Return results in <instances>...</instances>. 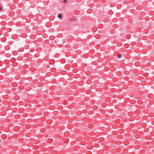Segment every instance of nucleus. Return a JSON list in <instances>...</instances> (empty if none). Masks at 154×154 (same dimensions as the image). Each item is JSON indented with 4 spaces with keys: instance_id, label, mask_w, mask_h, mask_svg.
I'll return each mask as SVG.
<instances>
[{
    "instance_id": "1",
    "label": "nucleus",
    "mask_w": 154,
    "mask_h": 154,
    "mask_svg": "<svg viewBox=\"0 0 154 154\" xmlns=\"http://www.w3.org/2000/svg\"><path fill=\"white\" fill-rule=\"evenodd\" d=\"M62 17V14H59L58 15V17L59 18H61Z\"/></svg>"
},
{
    "instance_id": "2",
    "label": "nucleus",
    "mask_w": 154,
    "mask_h": 154,
    "mask_svg": "<svg viewBox=\"0 0 154 154\" xmlns=\"http://www.w3.org/2000/svg\"><path fill=\"white\" fill-rule=\"evenodd\" d=\"M122 56L121 54H119L118 55L117 57L118 58H120Z\"/></svg>"
},
{
    "instance_id": "3",
    "label": "nucleus",
    "mask_w": 154,
    "mask_h": 154,
    "mask_svg": "<svg viewBox=\"0 0 154 154\" xmlns=\"http://www.w3.org/2000/svg\"><path fill=\"white\" fill-rule=\"evenodd\" d=\"M3 9V7L2 6L0 5V11H1Z\"/></svg>"
},
{
    "instance_id": "4",
    "label": "nucleus",
    "mask_w": 154,
    "mask_h": 154,
    "mask_svg": "<svg viewBox=\"0 0 154 154\" xmlns=\"http://www.w3.org/2000/svg\"><path fill=\"white\" fill-rule=\"evenodd\" d=\"M67 1L66 0H64L63 1V2L64 3H66L67 2Z\"/></svg>"
}]
</instances>
